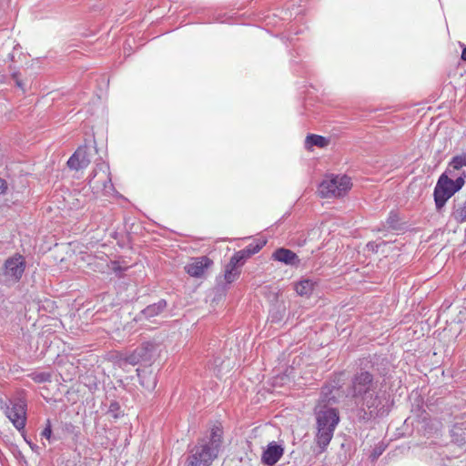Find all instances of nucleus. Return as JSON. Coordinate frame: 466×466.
Returning a JSON list of instances; mask_svg holds the SVG:
<instances>
[{
    "mask_svg": "<svg viewBox=\"0 0 466 466\" xmlns=\"http://www.w3.org/2000/svg\"><path fill=\"white\" fill-rule=\"evenodd\" d=\"M349 391L358 408L360 420L369 421L389 414V400L381 392L379 381L370 371H357L351 378Z\"/></svg>",
    "mask_w": 466,
    "mask_h": 466,
    "instance_id": "1",
    "label": "nucleus"
},
{
    "mask_svg": "<svg viewBox=\"0 0 466 466\" xmlns=\"http://www.w3.org/2000/svg\"><path fill=\"white\" fill-rule=\"evenodd\" d=\"M331 393L329 387H323L319 404L315 409L317 422L316 443L321 451H325L333 438L335 429L339 422V411L336 408L329 407L327 403L332 400L336 402L335 397H329Z\"/></svg>",
    "mask_w": 466,
    "mask_h": 466,
    "instance_id": "2",
    "label": "nucleus"
},
{
    "mask_svg": "<svg viewBox=\"0 0 466 466\" xmlns=\"http://www.w3.org/2000/svg\"><path fill=\"white\" fill-rule=\"evenodd\" d=\"M223 431L219 426L211 428L189 450L186 466H210L217 459L222 445Z\"/></svg>",
    "mask_w": 466,
    "mask_h": 466,
    "instance_id": "3",
    "label": "nucleus"
},
{
    "mask_svg": "<svg viewBox=\"0 0 466 466\" xmlns=\"http://www.w3.org/2000/svg\"><path fill=\"white\" fill-rule=\"evenodd\" d=\"M466 174L461 171L458 177H451L446 171L438 178L433 191L435 206L438 210L442 208L446 202L465 184Z\"/></svg>",
    "mask_w": 466,
    "mask_h": 466,
    "instance_id": "4",
    "label": "nucleus"
},
{
    "mask_svg": "<svg viewBox=\"0 0 466 466\" xmlns=\"http://www.w3.org/2000/svg\"><path fill=\"white\" fill-rule=\"evenodd\" d=\"M351 187V178L349 176L329 175L319 184V192L324 198H339L346 195Z\"/></svg>",
    "mask_w": 466,
    "mask_h": 466,
    "instance_id": "5",
    "label": "nucleus"
},
{
    "mask_svg": "<svg viewBox=\"0 0 466 466\" xmlns=\"http://www.w3.org/2000/svg\"><path fill=\"white\" fill-rule=\"evenodd\" d=\"M88 185L94 192H103L110 195L114 192L111 173L108 163L100 160L89 176Z\"/></svg>",
    "mask_w": 466,
    "mask_h": 466,
    "instance_id": "6",
    "label": "nucleus"
},
{
    "mask_svg": "<svg viewBox=\"0 0 466 466\" xmlns=\"http://www.w3.org/2000/svg\"><path fill=\"white\" fill-rule=\"evenodd\" d=\"M25 269V261L22 255L15 254L8 258L4 264V275L14 282L22 278Z\"/></svg>",
    "mask_w": 466,
    "mask_h": 466,
    "instance_id": "7",
    "label": "nucleus"
},
{
    "mask_svg": "<svg viewBox=\"0 0 466 466\" xmlns=\"http://www.w3.org/2000/svg\"><path fill=\"white\" fill-rule=\"evenodd\" d=\"M5 414L17 431H24L26 422V405L24 401L18 400L6 407Z\"/></svg>",
    "mask_w": 466,
    "mask_h": 466,
    "instance_id": "8",
    "label": "nucleus"
},
{
    "mask_svg": "<svg viewBox=\"0 0 466 466\" xmlns=\"http://www.w3.org/2000/svg\"><path fill=\"white\" fill-rule=\"evenodd\" d=\"M90 162L88 147L86 146H81L69 157L67 166L70 169L80 170L86 168Z\"/></svg>",
    "mask_w": 466,
    "mask_h": 466,
    "instance_id": "9",
    "label": "nucleus"
},
{
    "mask_svg": "<svg viewBox=\"0 0 466 466\" xmlns=\"http://www.w3.org/2000/svg\"><path fill=\"white\" fill-rule=\"evenodd\" d=\"M284 454V447L276 441L269 442L261 456V462L267 466L275 465Z\"/></svg>",
    "mask_w": 466,
    "mask_h": 466,
    "instance_id": "10",
    "label": "nucleus"
},
{
    "mask_svg": "<svg viewBox=\"0 0 466 466\" xmlns=\"http://www.w3.org/2000/svg\"><path fill=\"white\" fill-rule=\"evenodd\" d=\"M212 265V260L206 256L195 258L185 266L186 272L195 278L203 276L205 270Z\"/></svg>",
    "mask_w": 466,
    "mask_h": 466,
    "instance_id": "11",
    "label": "nucleus"
},
{
    "mask_svg": "<svg viewBox=\"0 0 466 466\" xmlns=\"http://www.w3.org/2000/svg\"><path fill=\"white\" fill-rule=\"evenodd\" d=\"M167 303L166 299H159L157 302L153 303L142 309L135 318L136 321L150 320L151 319L159 316L166 309Z\"/></svg>",
    "mask_w": 466,
    "mask_h": 466,
    "instance_id": "12",
    "label": "nucleus"
},
{
    "mask_svg": "<svg viewBox=\"0 0 466 466\" xmlns=\"http://www.w3.org/2000/svg\"><path fill=\"white\" fill-rule=\"evenodd\" d=\"M272 258L286 265H297L299 263V258L297 254L290 249L280 248L274 251Z\"/></svg>",
    "mask_w": 466,
    "mask_h": 466,
    "instance_id": "13",
    "label": "nucleus"
},
{
    "mask_svg": "<svg viewBox=\"0 0 466 466\" xmlns=\"http://www.w3.org/2000/svg\"><path fill=\"white\" fill-rule=\"evenodd\" d=\"M457 223L466 222V198H455L451 214Z\"/></svg>",
    "mask_w": 466,
    "mask_h": 466,
    "instance_id": "14",
    "label": "nucleus"
},
{
    "mask_svg": "<svg viewBox=\"0 0 466 466\" xmlns=\"http://www.w3.org/2000/svg\"><path fill=\"white\" fill-rule=\"evenodd\" d=\"M463 167H466L465 153L453 157L451 160L449 162L445 171L449 173L451 177H455L461 174V169Z\"/></svg>",
    "mask_w": 466,
    "mask_h": 466,
    "instance_id": "15",
    "label": "nucleus"
},
{
    "mask_svg": "<svg viewBox=\"0 0 466 466\" xmlns=\"http://www.w3.org/2000/svg\"><path fill=\"white\" fill-rule=\"evenodd\" d=\"M452 441L460 447L466 445V427L465 423H458L453 425L451 430Z\"/></svg>",
    "mask_w": 466,
    "mask_h": 466,
    "instance_id": "16",
    "label": "nucleus"
},
{
    "mask_svg": "<svg viewBox=\"0 0 466 466\" xmlns=\"http://www.w3.org/2000/svg\"><path fill=\"white\" fill-rule=\"evenodd\" d=\"M317 283L309 279H304L296 283L295 290L301 297H309Z\"/></svg>",
    "mask_w": 466,
    "mask_h": 466,
    "instance_id": "17",
    "label": "nucleus"
},
{
    "mask_svg": "<svg viewBox=\"0 0 466 466\" xmlns=\"http://www.w3.org/2000/svg\"><path fill=\"white\" fill-rule=\"evenodd\" d=\"M329 144V139L325 137L315 135V134H309L306 137L305 139V147L308 150H312L313 147H318L319 148H323L327 147Z\"/></svg>",
    "mask_w": 466,
    "mask_h": 466,
    "instance_id": "18",
    "label": "nucleus"
},
{
    "mask_svg": "<svg viewBox=\"0 0 466 466\" xmlns=\"http://www.w3.org/2000/svg\"><path fill=\"white\" fill-rule=\"evenodd\" d=\"M137 352L141 356L144 362H150L155 351V344L151 341H146L136 349Z\"/></svg>",
    "mask_w": 466,
    "mask_h": 466,
    "instance_id": "19",
    "label": "nucleus"
},
{
    "mask_svg": "<svg viewBox=\"0 0 466 466\" xmlns=\"http://www.w3.org/2000/svg\"><path fill=\"white\" fill-rule=\"evenodd\" d=\"M240 275V270L229 263L227 264L224 273V279L227 284L234 282Z\"/></svg>",
    "mask_w": 466,
    "mask_h": 466,
    "instance_id": "20",
    "label": "nucleus"
},
{
    "mask_svg": "<svg viewBox=\"0 0 466 466\" xmlns=\"http://www.w3.org/2000/svg\"><path fill=\"white\" fill-rule=\"evenodd\" d=\"M30 378L35 382V383H45V382H50L52 380V374L50 372H35L29 375Z\"/></svg>",
    "mask_w": 466,
    "mask_h": 466,
    "instance_id": "21",
    "label": "nucleus"
},
{
    "mask_svg": "<svg viewBox=\"0 0 466 466\" xmlns=\"http://www.w3.org/2000/svg\"><path fill=\"white\" fill-rule=\"evenodd\" d=\"M386 224L389 228L398 229L399 228V217H398L397 213L390 212L386 220Z\"/></svg>",
    "mask_w": 466,
    "mask_h": 466,
    "instance_id": "22",
    "label": "nucleus"
},
{
    "mask_svg": "<svg viewBox=\"0 0 466 466\" xmlns=\"http://www.w3.org/2000/svg\"><path fill=\"white\" fill-rule=\"evenodd\" d=\"M246 262V259L243 258V256L239 254V251L234 253L229 260V264L237 267L238 269L241 266H243Z\"/></svg>",
    "mask_w": 466,
    "mask_h": 466,
    "instance_id": "23",
    "label": "nucleus"
},
{
    "mask_svg": "<svg viewBox=\"0 0 466 466\" xmlns=\"http://www.w3.org/2000/svg\"><path fill=\"white\" fill-rule=\"evenodd\" d=\"M108 413L111 414L115 419H117L121 416V408L117 401L114 400L110 402Z\"/></svg>",
    "mask_w": 466,
    "mask_h": 466,
    "instance_id": "24",
    "label": "nucleus"
},
{
    "mask_svg": "<svg viewBox=\"0 0 466 466\" xmlns=\"http://www.w3.org/2000/svg\"><path fill=\"white\" fill-rule=\"evenodd\" d=\"M266 244V241L257 240L250 244H248L246 248L248 249L252 255L258 253Z\"/></svg>",
    "mask_w": 466,
    "mask_h": 466,
    "instance_id": "25",
    "label": "nucleus"
},
{
    "mask_svg": "<svg viewBox=\"0 0 466 466\" xmlns=\"http://www.w3.org/2000/svg\"><path fill=\"white\" fill-rule=\"evenodd\" d=\"M126 361L128 364H131L133 366H135L140 362H144L141 359V356L137 352L136 350L133 352H131L129 355L127 356Z\"/></svg>",
    "mask_w": 466,
    "mask_h": 466,
    "instance_id": "26",
    "label": "nucleus"
},
{
    "mask_svg": "<svg viewBox=\"0 0 466 466\" xmlns=\"http://www.w3.org/2000/svg\"><path fill=\"white\" fill-rule=\"evenodd\" d=\"M41 437L46 439L49 442L52 441V425L50 420H46V427L41 431Z\"/></svg>",
    "mask_w": 466,
    "mask_h": 466,
    "instance_id": "27",
    "label": "nucleus"
},
{
    "mask_svg": "<svg viewBox=\"0 0 466 466\" xmlns=\"http://www.w3.org/2000/svg\"><path fill=\"white\" fill-rule=\"evenodd\" d=\"M8 184L5 179L0 177V196L7 192Z\"/></svg>",
    "mask_w": 466,
    "mask_h": 466,
    "instance_id": "28",
    "label": "nucleus"
},
{
    "mask_svg": "<svg viewBox=\"0 0 466 466\" xmlns=\"http://www.w3.org/2000/svg\"><path fill=\"white\" fill-rule=\"evenodd\" d=\"M140 383L143 387H146L147 390H154L157 385V381H156L155 378H153L151 383H149L147 385H146L144 380H140Z\"/></svg>",
    "mask_w": 466,
    "mask_h": 466,
    "instance_id": "29",
    "label": "nucleus"
},
{
    "mask_svg": "<svg viewBox=\"0 0 466 466\" xmlns=\"http://www.w3.org/2000/svg\"><path fill=\"white\" fill-rule=\"evenodd\" d=\"M239 254H241L243 256V258L246 260L252 256L251 252L248 249H247V248L239 250Z\"/></svg>",
    "mask_w": 466,
    "mask_h": 466,
    "instance_id": "30",
    "label": "nucleus"
},
{
    "mask_svg": "<svg viewBox=\"0 0 466 466\" xmlns=\"http://www.w3.org/2000/svg\"><path fill=\"white\" fill-rule=\"evenodd\" d=\"M25 441L30 446L31 450L34 451H37L38 446L34 444L31 441L27 440L26 437L23 434Z\"/></svg>",
    "mask_w": 466,
    "mask_h": 466,
    "instance_id": "31",
    "label": "nucleus"
},
{
    "mask_svg": "<svg viewBox=\"0 0 466 466\" xmlns=\"http://www.w3.org/2000/svg\"><path fill=\"white\" fill-rule=\"evenodd\" d=\"M13 76H14V78H15L16 86H19L20 88L24 89L23 82L16 78V75H14Z\"/></svg>",
    "mask_w": 466,
    "mask_h": 466,
    "instance_id": "32",
    "label": "nucleus"
},
{
    "mask_svg": "<svg viewBox=\"0 0 466 466\" xmlns=\"http://www.w3.org/2000/svg\"><path fill=\"white\" fill-rule=\"evenodd\" d=\"M461 58V60L466 61V46L462 49Z\"/></svg>",
    "mask_w": 466,
    "mask_h": 466,
    "instance_id": "33",
    "label": "nucleus"
},
{
    "mask_svg": "<svg viewBox=\"0 0 466 466\" xmlns=\"http://www.w3.org/2000/svg\"><path fill=\"white\" fill-rule=\"evenodd\" d=\"M372 246H373V245H372V243H368V245H367V247H368L369 248H372Z\"/></svg>",
    "mask_w": 466,
    "mask_h": 466,
    "instance_id": "34",
    "label": "nucleus"
}]
</instances>
